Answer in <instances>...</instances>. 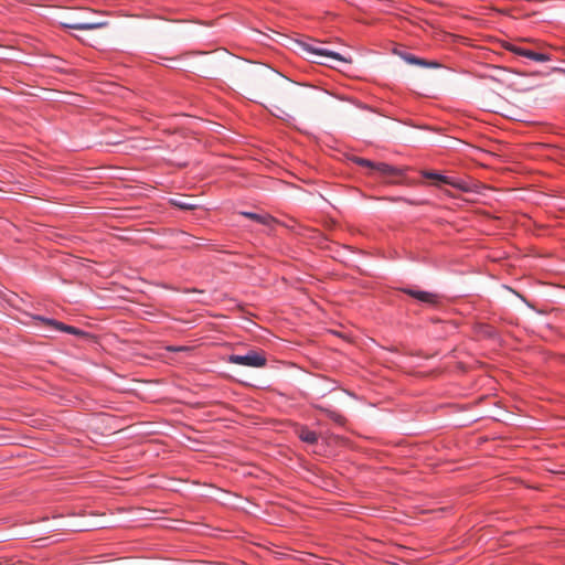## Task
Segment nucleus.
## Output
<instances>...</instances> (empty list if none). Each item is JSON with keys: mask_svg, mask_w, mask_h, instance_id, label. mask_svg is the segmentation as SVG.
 I'll list each match as a JSON object with an SVG mask.
<instances>
[{"mask_svg": "<svg viewBox=\"0 0 565 565\" xmlns=\"http://www.w3.org/2000/svg\"><path fill=\"white\" fill-rule=\"evenodd\" d=\"M34 320L43 323L44 326H46L49 328L54 329V330L64 331V332H67V333H71V334H75V335H84L85 334L84 331H82V330H79V329H77L75 327L64 324V323L58 322V321L53 320V319H47V318H44V317H41V316H35Z\"/></svg>", "mask_w": 565, "mask_h": 565, "instance_id": "obj_4", "label": "nucleus"}, {"mask_svg": "<svg viewBox=\"0 0 565 565\" xmlns=\"http://www.w3.org/2000/svg\"><path fill=\"white\" fill-rule=\"evenodd\" d=\"M298 437L307 444L313 445L318 441V435L313 431L308 429L307 427H301L297 430Z\"/></svg>", "mask_w": 565, "mask_h": 565, "instance_id": "obj_10", "label": "nucleus"}, {"mask_svg": "<svg viewBox=\"0 0 565 565\" xmlns=\"http://www.w3.org/2000/svg\"><path fill=\"white\" fill-rule=\"evenodd\" d=\"M302 47L306 52L316 57H327L345 63L351 62L350 58L343 57L342 55L322 46L321 43L318 41H315L313 43H302Z\"/></svg>", "mask_w": 565, "mask_h": 565, "instance_id": "obj_3", "label": "nucleus"}, {"mask_svg": "<svg viewBox=\"0 0 565 565\" xmlns=\"http://www.w3.org/2000/svg\"><path fill=\"white\" fill-rule=\"evenodd\" d=\"M373 171L379 172L382 177L387 178V179L398 178L404 174V171L402 169H399L397 167L390 166L384 162H379V163L375 162V167H374Z\"/></svg>", "mask_w": 565, "mask_h": 565, "instance_id": "obj_7", "label": "nucleus"}, {"mask_svg": "<svg viewBox=\"0 0 565 565\" xmlns=\"http://www.w3.org/2000/svg\"><path fill=\"white\" fill-rule=\"evenodd\" d=\"M243 216L245 217H248L250 220H254L258 223H262V224H270L271 222H274V218L270 216V215H267V214H256V213H252V212H242L241 213Z\"/></svg>", "mask_w": 565, "mask_h": 565, "instance_id": "obj_11", "label": "nucleus"}, {"mask_svg": "<svg viewBox=\"0 0 565 565\" xmlns=\"http://www.w3.org/2000/svg\"><path fill=\"white\" fill-rule=\"evenodd\" d=\"M530 58L533 61H536V62H546L550 60L548 55L543 54V53H536L534 51H532Z\"/></svg>", "mask_w": 565, "mask_h": 565, "instance_id": "obj_15", "label": "nucleus"}, {"mask_svg": "<svg viewBox=\"0 0 565 565\" xmlns=\"http://www.w3.org/2000/svg\"><path fill=\"white\" fill-rule=\"evenodd\" d=\"M108 23L106 21H74L62 22V25L73 30H95L105 28Z\"/></svg>", "mask_w": 565, "mask_h": 565, "instance_id": "obj_5", "label": "nucleus"}, {"mask_svg": "<svg viewBox=\"0 0 565 565\" xmlns=\"http://www.w3.org/2000/svg\"><path fill=\"white\" fill-rule=\"evenodd\" d=\"M508 50L513 52L516 55L524 56V57H527V58H530L531 54H532L531 50H527V49H524V47H521V46H516V45H510V46H508Z\"/></svg>", "mask_w": 565, "mask_h": 565, "instance_id": "obj_13", "label": "nucleus"}, {"mask_svg": "<svg viewBox=\"0 0 565 565\" xmlns=\"http://www.w3.org/2000/svg\"><path fill=\"white\" fill-rule=\"evenodd\" d=\"M171 203L182 210H195L199 205L192 202L190 196L181 195L179 198L172 199Z\"/></svg>", "mask_w": 565, "mask_h": 565, "instance_id": "obj_9", "label": "nucleus"}, {"mask_svg": "<svg viewBox=\"0 0 565 565\" xmlns=\"http://www.w3.org/2000/svg\"><path fill=\"white\" fill-rule=\"evenodd\" d=\"M403 291L409 295L411 297L428 305H436L438 302V296L433 292L415 290L411 288H405L403 289Z\"/></svg>", "mask_w": 565, "mask_h": 565, "instance_id": "obj_6", "label": "nucleus"}, {"mask_svg": "<svg viewBox=\"0 0 565 565\" xmlns=\"http://www.w3.org/2000/svg\"><path fill=\"white\" fill-rule=\"evenodd\" d=\"M352 160H353V162H355L356 164H359L361 167H365V168H369L371 170H374L375 162H373L371 160H367V159H364V158H360V157H354Z\"/></svg>", "mask_w": 565, "mask_h": 565, "instance_id": "obj_14", "label": "nucleus"}, {"mask_svg": "<svg viewBox=\"0 0 565 565\" xmlns=\"http://www.w3.org/2000/svg\"><path fill=\"white\" fill-rule=\"evenodd\" d=\"M423 175L427 179H431V180H435V181H438V182H441V183H445V184H449V185H452L455 188H458L460 189L461 191H469V186L467 184H465L463 182H459V181H455L448 177H445V175H441V174H438V173H434V172H423Z\"/></svg>", "mask_w": 565, "mask_h": 565, "instance_id": "obj_8", "label": "nucleus"}, {"mask_svg": "<svg viewBox=\"0 0 565 565\" xmlns=\"http://www.w3.org/2000/svg\"><path fill=\"white\" fill-rule=\"evenodd\" d=\"M228 362L233 364L249 366V367H264L267 363L264 351L250 350L244 355L232 354L228 356Z\"/></svg>", "mask_w": 565, "mask_h": 565, "instance_id": "obj_2", "label": "nucleus"}, {"mask_svg": "<svg viewBox=\"0 0 565 565\" xmlns=\"http://www.w3.org/2000/svg\"><path fill=\"white\" fill-rule=\"evenodd\" d=\"M403 58L409 64H415V65H420V66H433V67L439 66V64L436 62H427L425 60L418 58L411 54H404Z\"/></svg>", "mask_w": 565, "mask_h": 565, "instance_id": "obj_12", "label": "nucleus"}, {"mask_svg": "<svg viewBox=\"0 0 565 565\" xmlns=\"http://www.w3.org/2000/svg\"><path fill=\"white\" fill-rule=\"evenodd\" d=\"M223 55L227 58L225 75L243 88L259 93L278 111L275 116L279 118L324 97V93L317 88L299 85L270 67L248 63L228 53Z\"/></svg>", "mask_w": 565, "mask_h": 565, "instance_id": "obj_1", "label": "nucleus"}]
</instances>
